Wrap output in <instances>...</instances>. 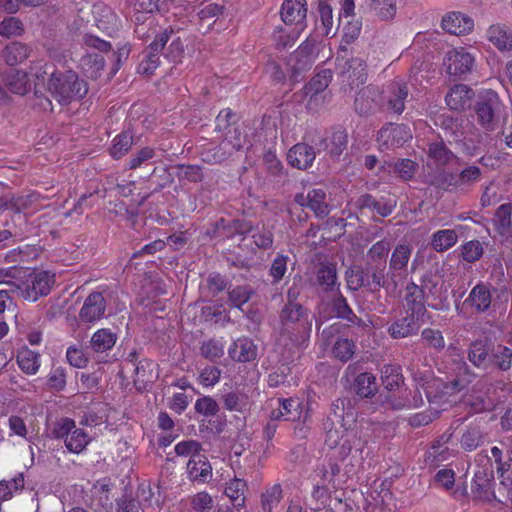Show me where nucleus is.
<instances>
[{"mask_svg":"<svg viewBox=\"0 0 512 512\" xmlns=\"http://www.w3.org/2000/svg\"><path fill=\"white\" fill-rule=\"evenodd\" d=\"M15 272L19 274V280L9 283L10 291L30 302L48 295L55 282V275L48 271L19 269Z\"/></svg>","mask_w":512,"mask_h":512,"instance_id":"f257e3e1","label":"nucleus"},{"mask_svg":"<svg viewBox=\"0 0 512 512\" xmlns=\"http://www.w3.org/2000/svg\"><path fill=\"white\" fill-rule=\"evenodd\" d=\"M48 90L51 95L62 105L81 99L88 91L84 80L72 71L57 73L48 78Z\"/></svg>","mask_w":512,"mask_h":512,"instance_id":"f03ea898","label":"nucleus"},{"mask_svg":"<svg viewBox=\"0 0 512 512\" xmlns=\"http://www.w3.org/2000/svg\"><path fill=\"white\" fill-rule=\"evenodd\" d=\"M477 123L486 131H494L499 124L502 103L498 94L493 90H487L478 96L474 106Z\"/></svg>","mask_w":512,"mask_h":512,"instance_id":"7ed1b4c3","label":"nucleus"},{"mask_svg":"<svg viewBox=\"0 0 512 512\" xmlns=\"http://www.w3.org/2000/svg\"><path fill=\"white\" fill-rule=\"evenodd\" d=\"M54 435L58 439H63L68 451L76 454L81 453L91 442V437L69 418L61 419L56 424Z\"/></svg>","mask_w":512,"mask_h":512,"instance_id":"20e7f679","label":"nucleus"},{"mask_svg":"<svg viewBox=\"0 0 512 512\" xmlns=\"http://www.w3.org/2000/svg\"><path fill=\"white\" fill-rule=\"evenodd\" d=\"M411 138V130L404 124L387 123L377 134V141L385 149L401 147Z\"/></svg>","mask_w":512,"mask_h":512,"instance_id":"39448f33","label":"nucleus"},{"mask_svg":"<svg viewBox=\"0 0 512 512\" xmlns=\"http://www.w3.org/2000/svg\"><path fill=\"white\" fill-rule=\"evenodd\" d=\"M174 36L172 31L164 30L148 46L146 56L139 64V72L145 75H151L160 64V53L165 49V45Z\"/></svg>","mask_w":512,"mask_h":512,"instance_id":"423d86ee","label":"nucleus"},{"mask_svg":"<svg viewBox=\"0 0 512 512\" xmlns=\"http://www.w3.org/2000/svg\"><path fill=\"white\" fill-rule=\"evenodd\" d=\"M395 206L396 202H392L384 197L377 199L368 193L360 195L355 202V207L361 214L375 213L382 218L389 216Z\"/></svg>","mask_w":512,"mask_h":512,"instance_id":"0eeeda50","label":"nucleus"},{"mask_svg":"<svg viewBox=\"0 0 512 512\" xmlns=\"http://www.w3.org/2000/svg\"><path fill=\"white\" fill-rule=\"evenodd\" d=\"M381 102V92L375 86L362 88L355 97L354 109L360 116L373 114Z\"/></svg>","mask_w":512,"mask_h":512,"instance_id":"6e6552de","label":"nucleus"},{"mask_svg":"<svg viewBox=\"0 0 512 512\" xmlns=\"http://www.w3.org/2000/svg\"><path fill=\"white\" fill-rule=\"evenodd\" d=\"M405 290L406 313L425 323L428 318L427 298L418 290L417 284L414 282L409 283Z\"/></svg>","mask_w":512,"mask_h":512,"instance_id":"1a4fd4ad","label":"nucleus"},{"mask_svg":"<svg viewBox=\"0 0 512 512\" xmlns=\"http://www.w3.org/2000/svg\"><path fill=\"white\" fill-rule=\"evenodd\" d=\"M474 63L472 55L464 49L449 51L444 59L447 73L454 76H461L471 71Z\"/></svg>","mask_w":512,"mask_h":512,"instance_id":"9d476101","label":"nucleus"},{"mask_svg":"<svg viewBox=\"0 0 512 512\" xmlns=\"http://www.w3.org/2000/svg\"><path fill=\"white\" fill-rule=\"evenodd\" d=\"M106 301L100 292L90 293L79 312V318L84 323H93L103 318Z\"/></svg>","mask_w":512,"mask_h":512,"instance_id":"9b49d317","label":"nucleus"},{"mask_svg":"<svg viewBox=\"0 0 512 512\" xmlns=\"http://www.w3.org/2000/svg\"><path fill=\"white\" fill-rule=\"evenodd\" d=\"M315 286L323 293L338 291L339 283L337 278L336 264L321 262L315 272Z\"/></svg>","mask_w":512,"mask_h":512,"instance_id":"f8f14e48","label":"nucleus"},{"mask_svg":"<svg viewBox=\"0 0 512 512\" xmlns=\"http://www.w3.org/2000/svg\"><path fill=\"white\" fill-rule=\"evenodd\" d=\"M492 291H496L488 283H478L470 291L465 303L469 304L477 313L489 310L492 304Z\"/></svg>","mask_w":512,"mask_h":512,"instance_id":"ddd939ff","label":"nucleus"},{"mask_svg":"<svg viewBox=\"0 0 512 512\" xmlns=\"http://www.w3.org/2000/svg\"><path fill=\"white\" fill-rule=\"evenodd\" d=\"M441 27L450 34L465 35L472 31L474 21L466 14L454 11L443 16Z\"/></svg>","mask_w":512,"mask_h":512,"instance_id":"4468645a","label":"nucleus"},{"mask_svg":"<svg viewBox=\"0 0 512 512\" xmlns=\"http://www.w3.org/2000/svg\"><path fill=\"white\" fill-rule=\"evenodd\" d=\"M424 322L406 313L405 316L395 319L388 327V334L393 339H402L417 335Z\"/></svg>","mask_w":512,"mask_h":512,"instance_id":"2eb2a0df","label":"nucleus"},{"mask_svg":"<svg viewBox=\"0 0 512 512\" xmlns=\"http://www.w3.org/2000/svg\"><path fill=\"white\" fill-rule=\"evenodd\" d=\"M487 40L498 50L512 51V29L506 24H492L486 30Z\"/></svg>","mask_w":512,"mask_h":512,"instance_id":"dca6fc26","label":"nucleus"},{"mask_svg":"<svg viewBox=\"0 0 512 512\" xmlns=\"http://www.w3.org/2000/svg\"><path fill=\"white\" fill-rule=\"evenodd\" d=\"M493 345L488 339H478L469 345L468 359L476 367L487 368Z\"/></svg>","mask_w":512,"mask_h":512,"instance_id":"f3484780","label":"nucleus"},{"mask_svg":"<svg viewBox=\"0 0 512 512\" xmlns=\"http://www.w3.org/2000/svg\"><path fill=\"white\" fill-rule=\"evenodd\" d=\"M316 153L313 147L306 143L294 145L287 154L288 162L298 169H307L315 160Z\"/></svg>","mask_w":512,"mask_h":512,"instance_id":"a211bd4d","label":"nucleus"},{"mask_svg":"<svg viewBox=\"0 0 512 512\" xmlns=\"http://www.w3.org/2000/svg\"><path fill=\"white\" fill-rule=\"evenodd\" d=\"M93 15L96 26L103 32L111 34L118 29L119 19L110 7L96 4L93 7Z\"/></svg>","mask_w":512,"mask_h":512,"instance_id":"6ab92c4d","label":"nucleus"},{"mask_svg":"<svg viewBox=\"0 0 512 512\" xmlns=\"http://www.w3.org/2000/svg\"><path fill=\"white\" fill-rule=\"evenodd\" d=\"M332 310L335 316L346 321L348 326H365L364 321L354 313L347 299L339 291L332 300Z\"/></svg>","mask_w":512,"mask_h":512,"instance_id":"aec40b11","label":"nucleus"},{"mask_svg":"<svg viewBox=\"0 0 512 512\" xmlns=\"http://www.w3.org/2000/svg\"><path fill=\"white\" fill-rule=\"evenodd\" d=\"M473 95V90L467 85L456 84L447 93L445 100L450 109L460 111L470 105Z\"/></svg>","mask_w":512,"mask_h":512,"instance_id":"412c9836","label":"nucleus"},{"mask_svg":"<svg viewBox=\"0 0 512 512\" xmlns=\"http://www.w3.org/2000/svg\"><path fill=\"white\" fill-rule=\"evenodd\" d=\"M2 79L6 88L13 94L24 96L31 90L28 73L23 70H10Z\"/></svg>","mask_w":512,"mask_h":512,"instance_id":"4be33fe9","label":"nucleus"},{"mask_svg":"<svg viewBox=\"0 0 512 512\" xmlns=\"http://www.w3.org/2000/svg\"><path fill=\"white\" fill-rule=\"evenodd\" d=\"M378 388L376 377L369 372L357 375L352 384L353 391L361 399L373 398L377 394Z\"/></svg>","mask_w":512,"mask_h":512,"instance_id":"5701e85b","label":"nucleus"},{"mask_svg":"<svg viewBox=\"0 0 512 512\" xmlns=\"http://www.w3.org/2000/svg\"><path fill=\"white\" fill-rule=\"evenodd\" d=\"M306 13V0H285L282 4L281 17L286 24L302 22Z\"/></svg>","mask_w":512,"mask_h":512,"instance_id":"b1692460","label":"nucleus"},{"mask_svg":"<svg viewBox=\"0 0 512 512\" xmlns=\"http://www.w3.org/2000/svg\"><path fill=\"white\" fill-rule=\"evenodd\" d=\"M229 356L237 362H250L257 356V348L253 341L248 338L237 339L229 348Z\"/></svg>","mask_w":512,"mask_h":512,"instance_id":"393cba45","label":"nucleus"},{"mask_svg":"<svg viewBox=\"0 0 512 512\" xmlns=\"http://www.w3.org/2000/svg\"><path fill=\"white\" fill-rule=\"evenodd\" d=\"M187 470L193 481L206 482L212 475V467L202 454H193L187 464Z\"/></svg>","mask_w":512,"mask_h":512,"instance_id":"a878e982","label":"nucleus"},{"mask_svg":"<svg viewBox=\"0 0 512 512\" xmlns=\"http://www.w3.org/2000/svg\"><path fill=\"white\" fill-rule=\"evenodd\" d=\"M32 49L29 45L14 41L8 44L2 51V57L4 61L14 66L25 61L31 54Z\"/></svg>","mask_w":512,"mask_h":512,"instance_id":"bb28decb","label":"nucleus"},{"mask_svg":"<svg viewBox=\"0 0 512 512\" xmlns=\"http://www.w3.org/2000/svg\"><path fill=\"white\" fill-rule=\"evenodd\" d=\"M366 67L365 60L360 57H352L345 62L346 72L348 73V78L351 79L350 86L352 88L366 82Z\"/></svg>","mask_w":512,"mask_h":512,"instance_id":"cd10ccee","label":"nucleus"},{"mask_svg":"<svg viewBox=\"0 0 512 512\" xmlns=\"http://www.w3.org/2000/svg\"><path fill=\"white\" fill-rule=\"evenodd\" d=\"M117 341V335L110 329L97 330L91 337L90 347L94 352L103 353L110 350Z\"/></svg>","mask_w":512,"mask_h":512,"instance_id":"c85d7f7f","label":"nucleus"},{"mask_svg":"<svg viewBox=\"0 0 512 512\" xmlns=\"http://www.w3.org/2000/svg\"><path fill=\"white\" fill-rule=\"evenodd\" d=\"M346 279L348 287L353 291H357L360 288H370L367 265L365 267L361 265L351 266L346 271Z\"/></svg>","mask_w":512,"mask_h":512,"instance_id":"c756f323","label":"nucleus"},{"mask_svg":"<svg viewBox=\"0 0 512 512\" xmlns=\"http://www.w3.org/2000/svg\"><path fill=\"white\" fill-rule=\"evenodd\" d=\"M247 137V126L243 122H234L226 127V141H228L236 151L244 147L247 142Z\"/></svg>","mask_w":512,"mask_h":512,"instance_id":"7c9ffc66","label":"nucleus"},{"mask_svg":"<svg viewBox=\"0 0 512 512\" xmlns=\"http://www.w3.org/2000/svg\"><path fill=\"white\" fill-rule=\"evenodd\" d=\"M396 0H370L369 10L382 21H390L397 11Z\"/></svg>","mask_w":512,"mask_h":512,"instance_id":"2f4dec72","label":"nucleus"},{"mask_svg":"<svg viewBox=\"0 0 512 512\" xmlns=\"http://www.w3.org/2000/svg\"><path fill=\"white\" fill-rule=\"evenodd\" d=\"M490 365L501 371H508L512 366V350L502 344L493 345Z\"/></svg>","mask_w":512,"mask_h":512,"instance_id":"473e14b6","label":"nucleus"},{"mask_svg":"<svg viewBox=\"0 0 512 512\" xmlns=\"http://www.w3.org/2000/svg\"><path fill=\"white\" fill-rule=\"evenodd\" d=\"M381 379L387 391H393L404 382L401 367L395 364L384 365L381 370Z\"/></svg>","mask_w":512,"mask_h":512,"instance_id":"72a5a7b5","label":"nucleus"},{"mask_svg":"<svg viewBox=\"0 0 512 512\" xmlns=\"http://www.w3.org/2000/svg\"><path fill=\"white\" fill-rule=\"evenodd\" d=\"M332 80V71L330 69L320 70L308 84L304 87L306 96L313 97L324 91Z\"/></svg>","mask_w":512,"mask_h":512,"instance_id":"f704fd0d","label":"nucleus"},{"mask_svg":"<svg viewBox=\"0 0 512 512\" xmlns=\"http://www.w3.org/2000/svg\"><path fill=\"white\" fill-rule=\"evenodd\" d=\"M279 407L271 412V419L284 418L287 421H295L299 417L298 403L292 399H278Z\"/></svg>","mask_w":512,"mask_h":512,"instance_id":"c9c22d12","label":"nucleus"},{"mask_svg":"<svg viewBox=\"0 0 512 512\" xmlns=\"http://www.w3.org/2000/svg\"><path fill=\"white\" fill-rule=\"evenodd\" d=\"M308 207L318 217H325L329 213L328 204L325 202L326 193L322 189H312L308 192Z\"/></svg>","mask_w":512,"mask_h":512,"instance_id":"e433bc0d","label":"nucleus"},{"mask_svg":"<svg viewBox=\"0 0 512 512\" xmlns=\"http://www.w3.org/2000/svg\"><path fill=\"white\" fill-rule=\"evenodd\" d=\"M474 379V374L465 369L463 374H457L455 378L442 383L444 394H456L466 390Z\"/></svg>","mask_w":512,"mask_h":512,"instance_id":"4c0bfd02","label":"nucleus"},{"mask_svg":"<svg viewBox=\"0 0 512 512\" xmlns=\"http://www.w3.org/2000/svg\"><path fill=\"white\" fill-rule=\"evenodd\" d=\"M318 13L322 24L323 33L327 36L333 29L337 30L339 23L333 16V9L327 1L318 2Z\"/></svg>","mask_w":512,"mask_h":512,"instance_id":"58836bf2","label":"nucleus"},{"mask_svg":"<svg viewBox=\"0 0 512 512\" xmlns=\"http://www.w3.org/2000/svg\"><path fill=\"white\" fill-rule=\"evenodd\" d=\"M20 369L26 374H35L39 367V355L29 349H22L17 355Z\"/></svg>","mask_w":512,"mask_h":512,"instance_id":"ea45409f","label":"nucleus"},{"mask_svg":"<svg viewBox=\"0 0 512 512\" xmlns=\"http://www.w3.org/2000/svg\"><path fill=\"white\" fill-rule=\"evenodd\" d=\"M412 248L409 245L399 244L397 245L391 255L389 261V268L393 270H405L407 268Z\"/></svg>","mask_w":512,"mask_h":512,"instance_id":"a19ab883","label":"nucleus"},{"mask_svg":"<svg viewBox=\"0 0 512 512\" xmlns=\"http://www.w3.org/2000/svg\"><path fill=\"white\" fill-rule=\"evenodd\" d=\"M386 271V262L379 263L367 262V273L369 276L371 292H376L384 285V272Z\"/></svg>","mask_w":512,"mask_h":512,"instance_id":"79ce46f5","label":"nucleus"},{"mask_svg":"<svg viewBox=\"0 0 512 512\" xmlns=\"http://www.w3.org/2000/svg\"><path fill=\"white\" fill-rule=\"evenodd\" d=\"M457 239L458 237L454 230H439L433 235L432 247L436 251L442 252L454 246L457 242Z\"/></svg>","mask_w":512,"mask_h":512,"instance_id":"37998d69","label":"nucleus"},{"mask_svg":"<svg viewBox=\"0 0 512 512\" xmlns=\"http://www.w3.org/2000/svg\"><path fill=\"white\" fill-rule=\"evenodd\" d=\"M511 215H512V206L511 204H502L498 207L495 213V222L497 231L503 235L507 236L511 231Z\"/></svg>","mask_w":512,"mask_h":512,"instance_id":"c03bdc74","label":"nucleus"},{"mask_svg":"<svg viewBox=\"0 0 512 512\" xmlns=\"http://www.w3.org/2000/svg\"><path fill=\"white\" fill-rule=\"evenodd\" d=\"M306 315V309L301 304L286 303L281 310L280 321L284 325L295 324Z\"/></svg>","mask_w":512,"mask_h":512,"instance_id":"a18cd8bd","label":"nucleus"},{"mask_svg":"<svg viewBox=\"0 0 512 512\" xmlns=\"http://www.w3.org/2000/svg\"><path fill=\"white\" fill-rule=\"evenodd\" d=\"M246 487V482L237 477H234L230 485L226 487V496L230 498L234 507H242L244 505V491Z\"/></svg>","mask_w":512,"mask_h":512,"instance_id":"49530a36","label":"nucleus"},{"mask_svg":"<svg viewBox=\"0 0 512 512\" xmlns=\"http://www.w3.org/2000/svg\"><path fill=\"white\" fill-rule=\"evenodd\" d=\"M39 194L30 193L27 195H19V196H9V210L20 213L29 208H32L33 205L39 201Z\"/></svg>","mask_w":512,"mask_h":512,"instance_id":"de8ad7c7","label":"nucleus"},{"mask_svg":"<svg viewBox=\"0 0 512 512\" xmlns=\"http://www.w3.org/2000/svg\"><path fill=\"white\" fill-rule=\"evenodd\" d=\"M295 58L296 62L292 66L290 80L298 82L302 77V73L311 67L312 62L310 57L306 54L305 48L302 47L296 51Z\"/></svg>","mask_w":512,"mask_h":512,"instance_id":"09e8293b","label":"nucleus"},{"mask_svg":"<svg viewBox=\"0 0 512 512\" xmlns=\"http://www.w3.org/2000/svg\"><path fill=\"white\" fill-rule=\"evenodd\" d=\"M30 73L36 81L35 86H37L40 83H44L47 77L52 78L56 71L53 64L39 60L30 65Z\"/></svg>","mask_w":512,"mask_h":512,"instance_id":"8fccbe9b","label":"nucleus"},{"mask_svg":"<svg viewBox=\"0 0 512 512\" xmlns=\"http://www.w3.org/2000/svg\"><path fill=\"white\" fill-rule=\"evenodd\" d=\"M133 144V136L129 132H123L117 135L114 140L112 147L110 148V154L113 158L119 159L125 155Z\"/></svg>","mask_w":512,"mask_h":512,"instance_id":"3c124183","label":"nucleus"},{"mask_svg":"<svg viewBox=\"0 0 512 512\" xmlns=\"http://www.w3.org/2000/svg\"><path fill=\"white\" fill-rule=\"evenodd\" d=\"M154 362L148 359H142L135 365V384H145L153 381Z\"/></svg>","mask_w":512,"mask_h":512,"instance_id":"603ef678","label":"nucleus"},{"mask_svg":"<svg viewBox=\"0 0 512 512\" xmlns=\"http://www.w3.org/2000/svg\"><path fill=\"white\" fill-rule=\"evenodd\" d=\"M175 175L181 182H199L203 178L201 168L197 165H177Z\"/></svg>","mask_w":512,"mask_h":512,"instance_id":"864d4df0","label":"nucleus"},{"mask_svg":"<svg viewBox=\"0 0 512 512\" xmlns=\"http://www.w3.org/2000/svg\"><path fill=\"white\" fill-rule=\"evenodd\" d=\"M355 343L347 338H339L333 346L334 356L342 362H347L355 353Z\"/></svg>","mask_w":512,"mask_h":512,"instance_id":"5fc2aeb1","label":"nucleus"},{"mask_svg":"<svg viewBox=\"0 0 512 512\" xmlns=\"http://www.w3.org/2000/svg\"><path fill=\"white\" fill-rule=\"evenodd\" d=\"M23 32V23L16 17H7L0 23V35L3 37H17Z\"/></svg>","mask_w":512,"mask_h":512,"instance_id":"6e6d98bb","label":"nucleus"},{"mask_svg":"<svg viewBox=\"0 0 512 512\" xmlns=\"http://www.w3.org/2000/svg\"><path fill=\"white\" fill-rule=\"evenodd\" d=\"M450 450L446 445H432L425 456V462L431 466L437 467L448 460Z\"/></svg>","mask_w":512,"mask_h":512,"instance_id":"4d7b16f0","label":"nucleus"},{"mask_svg":"<svg viewBox=\"0 0 512 512\" xmlns=\"http://www.w3.org/2000/svg\"><path fill=\"white\" fill-rule=\"evenodd\" d=\"M429 155L439 164H447L456 156L450 151L443 141L432 143L429 146Z\"/></svg>","mask_w":512,"mask_h":512,"instance_id":"13d9d810","label":"nucleus"},{"mask_svg":"<svg viewBox=\"0 0 512 512\" xmlns=\"http://www.w3.org/2000/svg\"><path fill=\"white\" fill-rule=\"evenodd\" d=\"M483 255V246L478 240H471L461 248V257L468 263L478 261Z\"/></svg>","mask_w":512,"mask_h":512,"instance_id":"bf43d9fd","label":"nucleus"},{"mask_svg":"<svg viewBox=\"0 0 512 512\" xmlns=\"http://www.w3.org/2000/svg\"><path fill=\"white\" fill-rule=\"evenodd\" d=\"M418 169V164L411 159H400L394 164V173L402 180H411Z\"/></svg>","mask_w":512,"mask_h":512,"instance_id":"052dcab7","label":"nucleus"},{"mask_svg":"<svg viewBox=\"0 0 512 512\" xmlns=\"http://www.w3.org/2000/svg\"><path fill=\"white\" fill-rule=\"evenodd\" d=\"M390 251V242L387 240H380L372 245L367 252L368 262L379 263L386 262V257Z\"/></svg>","mask_w":512,"mask_h":512,"instance_id":"680f3d73","label":"nucleus"},{"mask_svg":"<svg viewBox=\"0 0 512 512\" xmlns=\"http://www.w3.org/2000/svg\"><path fill=\"white\" fill-rule=\"evenodd\" d=\"M282 495V488L280 484L273 485L261 496L262 508L265 512H271L274 505L280 502Z\"/></svg>","mask_w":512,"mask_h":512,"instance_id":"e2e57ef3","label":"nucleus"},{"mask_svg":"<svg viewBox=\"0 0 512 512\" xmlns=\"http://www.w3.org/2000/svg\"><path fill=\"white\" fill-rule=\"evenodd\" d=\"M482 442V433L477 427L468 428L461 437V446L467 451L475 450Z\"/></svg>","mask_w":512,"mask_h":512,"instance_id":"0e129e2a","label":"nucleus"},{"mask_svg":"<svg viewBox=\"0 0 512 512\" xmlns=\"http://www.w3.org/2000/svg\"><path fill=\"white\" fill-rule=\"evenodd\" d=\"M376 403L386 409L400 410L405 407L406 401L403 398L397 397L392 391L380 393L376 398Z\"/></svg>","mask_w":512,"mask_h":512,"instance_id":"69168bd1","label":"nucleus"},{"mask_svg":"<svg viewBox=\"0 0 512 512\" xmlns=\"http://www.w3.org/2000/svg\"><path fill=\"white\" fill-rule=\"evenodd\" d=\"M348 135L346 131L339 130L333 133L329 154L331 157L338 158L347 148Z\"/></svg>","mask_w":512,"mask_h":512,"instance_id":"338daca9","label":"nucleus"},{"mask_svg":"<svg viewBox=\"0 0 512 512\" xmlns=\"http://www.w3.org/2000/svg\"><path fill=\"white\" fill-rule=\"evenodd\" d=\"M492 479V473H488L485 469H479L474 475L473 487L479 493L487 494L490 492Z\"/></svg>","mask_w":512,"mask_h":512,"instance_id":"774afa93","label":"nucleus"}]
</instances>
